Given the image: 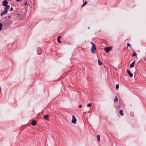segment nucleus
I'll return each mask as SVG.
<instances>
[{"label":"nucleus","mask_w":146,"mask_h":146,"mask_svg":"<svg viewBox=\"0 0 146 146\" xmlns=\"http://www.w3.org/2000/svg\"><path fill=\"white\" fill-rule=\"evenodd\" d=\"M91 44L92 45L91 48V52L93 53L95 52V50H96V47L95 44L91 42Z\"/></svg>","instance_id":"nucleus-1"},{"label":"nucleus","mask_w":146,"mask_h":146,"mask_svg":"<svg viewBox=\"0 0 146 146\" xmlns=\"http://www.w3.org/2000/svg\"><path fill=\"white\" fill-rule=\"evenodd\" d=\"M112 49V48L111 47H109L105 48L104 49V50L106 52H108Z\"/></svg>","instance_id":"nucleus-2"},{"label":"nucleus","mask_w":146,"mask_h":146,"mask_svg":"<svg viewBox=\"0 0 146 146\" xmlns=\"http://www.w3.org/2000/svg\"><path fill=\"white\" fill-rule=\"evenodd\" d=\"M72 120L71 122L72 123L75 124L76 123V119L74 115H72Z\"/></svg>","instance_id":"nucleus-3"},{"label":"nucleus","mask_w":146,"mask_h":146,"mask_svg":"<svg viewBox=\"0 0 146 146\" xmlns=\"http://www.w3.org/2000/svg\"><path fill=\"white\" fill-rule=\"evenodd\" d=\"M8 4V2L6 0H4L2 2V5L5 7Z\"/></svg>","instance_id":"nucleus-4"},{"label":"nucleus","mask_w":146,"mask_h":146,"mask_svg":"<svg viewBox=\"0 0 146 146\" xmlns=\"http://www.w3.org/2000/svg\"><path fill=\"white\" fill-rule=\"evenodd\" d=\"M127 72L130 77H133V74L129 70H127Z\"/></svg>","instance_id":"nucleus-5"},{"label":"nucleus","mask_w":146,"mask_h":146,"mask_svg":"<svg viewBox=\"0 0 146 146\" xmlns=\"http://www.w3.org/2000/svg\"><path fill=\"white\" fill-rule=\"evenodd\" d=\"M8 11L7 10H5L3 11V12H1L0 14L1 16H2L4 15H5L7 13Z\"/></svg>","instance_id":"nucleus-6"},{"label":"nucleus","mask_w":146,"mask_h":146,"mask_svg":"<svg viewBox=\"0 0 146 146\" xmlns=\"http://www.w3.org/2000/svg\"><path fill=\"white\" fill-rule=\"evenodd\" d=\"M48 117L49 116L48 115H44L43 118L44 119L47 121H49V119L48 118Z\"/></svg>","instance_id":"nucleus-7"},{"label":"nucleus","mask_w":146,"mask_h":146,"mask_svg":"<svg viewBox=\"0 0 146 146\" xmlns=\"http://www.w3.org/2000/svg\"><path fill=\"white\" fill-rule=\"evenodd\" d=\"M31 124L33 126L36 125L37 124L36 121L35 120H33L31 123Z\"/></svg>","instance_id":"nucleus-8"},{"label":"nucleus","mask_w":146,"mask_h":146,"mask_svg":"<svg viewBox=\"0 0 146 146\" xmlns=\"http://www.w3.org/2000/svg\"><path fill=\"white\" fill-rule=\"evenodd\" d=\"M60 38H61V36H59L57 38V41L59 43H61V41L60 40Z\"/></svg>","instance_id":"nucleus-9"},{"label":"nucleus","mask_w":146,"mask_h":146,"mask_svg":"<svg viewBox=\"0 0 146 146\" xmlns=\"http://www.w3.org/2000/svg\"><path fill=\"white\" fill-rule=\"evenodd\" d=\"M6 7L5 8V10H7L9 9L10 8V6L9 5H7L6 6Z\"/></svg>","instance_id":"nucleus-10"},{"label":"nucleus","mask_w":146,"mask_h":146,"mask_svg":"<svg viewBox=\"0 0 146 146\" xmlns=\"http://www.w3.org/2000/svg\"><path fill=\"white\" fill-rule=\"evenodd\" d=\"M119 113L121 116H123V111L122 110H120Z\"/></svg>","instance_id":"nucleus-11"},{"label":"nucleus","mask_w":146,"mask_h":146,"mask_svg":"<svg viewBox=\"0 0 146 146\" xmlns=\"http://www.w3.org/2000/svg\"><path fill=\"white\" fill-rule=\"evenodd\" d=\"M97 139L98 141H100V136L99 135H97Z\"/></svg>","instance_id":"nucleus-12"},{"label":"nucleus","mask_w":146,"mask_h":146,"mask_svg":"<svg viewBox=\"0 0 146 146\" xmlns=\"http://www.w3.org/2000/svg\"><path fill=\"white\" fill-rule=\"evenodd\" d=\"M98 62L99 65H100L102 64V62L99 60H98Z\"/></svg>","instance_id":"nucleus-13"},{"label":"nucleus","mask_w":146,"mask_h":146,"mask_svg":"<svg viewBox=\"0 0 146 146\" xmlns=\"http://www.w3.org/2000/svg\"><path fill=\"white\" fill-rule=\"evenodd\" d=\"M134 66V64H133V63H131L130 65V68H132Z\"/></svg>","instance_id":"nucleus-14"},{"label":"nucleus","mask_w":146,"mask_h":146,"mask_svg":"<svg viewBox=\"0 0 146 146\" xmlns=\"http://www.w3.org/2000/svg\"><path fill=\"white\" fill-rule=\"evenodd\" d=\"M116 89L117 90H118L119 88V85L118 84H117L116 85Z\"/></svg>","instance_id":"nucleus-15"},{"label":"nucleus","mask_w":146,"mask_h":146,"mask_svg":"<svg viewBox=\"0 0 146 146\" xmlns=\"http://www.w3.org/2000/svg\"><path fill=\"white\" fill-rule=\"evenodd\" d=\"M136 55H137V54H136V53L135 52H134V53L133 54H132V56H136Z\"/></svg>","instance_id":"nucleus-16"},{"label":"nucleus","mask_w":146,"mask_h":146,"mask_svg":"<svg viewBox=\"0 0 146 146\" xmlns=\"http://www.w3.org/2000/svg\"><path fill=\"white\" fill-rule=\"evenodd\" d=\"M118 101L117 98V97L116 96L115 97V98L114 99V102H116V101Z\"/></svg>","instance_id":"nucleus-17"},{"label":"nucleus","mask_w":146,"mask_h":146,"mask_svg":"<svg viewBox=\"0 0 146 146\" xmlns=\"http://www.w3.org/2000/svg\"><path fill=\"white\" fill-rule=\"evenodd\" d=\"M92 106V104L91 103H90L87 105V107H91Z\"/></svg>","instance_id":"nucleus-18"},{"label":"nucleus","mask_w":146,"mask_h":146,"mask_svg":"<svg viewBox=\"0 0 146 146\" xmlns=\"http://www.w3.org/2000/svg\"><path fill=\"white\" fill-rule=\"evenodd\" d=\"M87 2H85L82 5V6L83 7L84 6L87 4Z\"/></svg>","instance_id":"nucleus-19"},{"label":"nucleus","mask_w":146,"mask_h":146,"mask_svg":"<svg viewBox=\"0 0 146 146\" xmlns=\"http://www.w3.org/2000/svg\"><path fill=\"white\" fill-rule=\"evenodd\" d=\"M2 24L1 23H0V31H1L2 29Z\"/></svg>","instance_id":"nucleus-20"},{"label":"nucleus","mask_w":146,"mask_h":146,"mask_svg":"<svg viewBox=\"0 0 146 146\" xmlns=\"http://www.w3.org/2000/svg\"><path fill=\"white\" fill-rule=\"evenodd\" d=\"M127 48H128V47L129 46H131V45L129 43H127Z\"/></svg>","instance_id":"nucleus-21"},{"label":"nucleus","mask_w":146,"mask_h":146,"mask_svg":"<svg viewBox=\"0 0 146 146\" xmlns=\"http://www.w3.org/2000/svg\"><path fill=\"white\" fill-rule=\"evenodd\" d=\"M13 10V8L12 7H11L10 9L9 10L10 11H12Z\"/></svg>","instance_id":"nucleus-22"},{"label":"nucleus","mask_w":146,"mask_h":146,"mask_svg":"<svg viewBox=\"0 0 146 146\" xmlns=\"http://www.w3.org/2000/svg\"><path fill=\"white\" fill-rule=\"evenodd\" d=\"M82 107V105H80L79 106V108H80Z\"/></svg>","instance_id":"nucleus-23"},{"label":"nucleus","mask_w":146,"mask_h":146,"mask_svg":"<svg viewBox=\"0 0 146 146\" xmlns=\"http://www.w3.org/2000/svg\"><path fill=\"white\" fill-rule=\"evenodd\" d=\"M135 62V60H134L131 63H133V64H134V63Z\"/></svg>","instance_id":"nucleus-24"},{"label":"nucleus","mask_w":146,"mask_h":146,"mask_svg":"<svg viewBox=\"0 0 146 146\" xmlns=\"http://www.w3.org/2000/svg\"><path fill=\"white\" fill-rule=\"evenodd\" d=\"M27 4V2H25V3H24V5H26Z\"/></svg>","instance_id":"nucleus-25"},{"label":"nucleus","mask_w":146,"mask_h":146,"mask_svg":"<svg viewBox=\"0 0 146 146\" xmlns=\"http://www.w3.org/2000/svg\"><path fill=\"white\" fill-rule=\"evenodd\" d=\"M22 0H16V1L17 2H19V1H21Z\"/></svg>","instance_id":"nucleus-26"},{"label":"nucleus","mask_w":146,"mask_h":146,"mask_svg":"<svg viewBox=\"0 0 146 146\" xmlns=\"http://www.w3.org/2000/svg\"><path fill=\"white\" fill-rule=\"evenodd\" d=\"M10 16H9L8 17V18H10Z\"/></svg>","instance_id":"nucleus-27"},{"label":"nucleus","mask_w":146,"mask_h":146,"mask_svg":"<svg viewBox=\"0 0 146 146\" xmlns=\"http://www.w3.org/2000/svg\"><path fill=\"white\" fill-rule=\"evenodd\" d=\"M118 107H119V108H120V106H118Z\"/></svg>","instance_id":"nucleus-28"}]
</instances>
